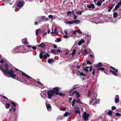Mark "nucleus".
I'll return each mask as SVG.
<instances>
[{
    "label": "nucleus",
    "mask_w": 121,
    "mask_h": 121,
    "mask_svg": "<svg viewBox=\"0 0 121 121\" xmlns=\"http://www.w3.org/2000/svg\"><path fill=\"white\" fill-rule=\"evenodd\" d=\"M5 75L8 76H10V77L13 79H15L16 77V75L14 73L16 72L14 70L12 69H10L9 70V67H8V69L6 70Z\"/></svg>",
    "instance_id": "obj_1"
},
{
    "label": "nucleus",
    "mask_w": 121,
    "mask_h": 121,
    "mask_svg": "<svg viewBox=\"0 0 121 121\" xmlns=\"http://www.w3.org/2000/svg\"><path fill=\"white\" fill-rule=\"evenodd\" d=\"M97 97V94L96 93L94 94V96L91 98V99L89 101L90 104H91L93 105H94L98 104L97 101H94L96 100V98Z\"/></svg>",
    "instance_id": "obj_2"
},
{
    "label": "nucleus",
    "mask_w": 121,
    "mask_h": 121,
    "mask_svg": "<svg viewBox=\"0 0 121 121\" xmlns=\"http://www.w3.org/2000/svg\"><path fill=\"white\" fill-rule=\"evenodd\" d=\"M44 53V52L43 51H41L39 55V58L40 59H42L43 58L46 59L47 57H49L50 55L48 53H47L45 55L43 56V54Z\"/></svg>",
    "instance_id": "obj_3"
},
{
    "label": "nucleus",
    "mask_w": 121,
    "mask_h": 121,
    "mask_svg": "<svg viewBox=\"0 0 121 121\" xmlns=\"http://www.w3.org/2000/svg\"><path fill=\"white\" fill-rule=\"evenodd\" d=\"M47 95L48 98L50 99L52 98V97H53L56 95L52 91V90H49L48 91Z\"/></svg>",
    "instance_id": "obj_4"
},
{
    "label": "nucleus",
    "mask_w": 121,
    "mask_h": 121,
    "mask_svg": "<svg viewBox=\"0 0 121 121\" xmlns=\"http://www.w3.org/2000/svg\"><path fill=\"white\" fill-rule=\"evenodd\" d=\"M15 69L17 71H19L20 72H21L22 75L24 76L26 78L28 79L29 80H30V79H32V78L30 77L29 75H28L27 74H26V73H25L21 71V70H19L17 69L16 68H15Z\"/></svg>",
    "instance_id": "obj_5"
},
{
    "label": "nucleus",
    "mask_w": 121,
    "mask_h": 121,
    "mask_svg": "<svg viewBox=\"0 0 121 121\" xmlns=\"http://www.w3.org/2000/svg\"><path fill=\"white\" fill-rule=\"evenodd\" d=\"M8 65H4L3 66V68L0 65V69L2 70V72L4 73L5 75L6 72L5 71H6V70L8 69Z\"/></svg>",
    "instance_id": "obj_6"
},
{
    "label": "nucleus",
    "mask_w": 121,
    "mask_h": 121,
    "mask_svg": "<svg viewBox=\"0 0 121 121\" xmlns=\"http://www.w3.org/2000/svg\"><path fill=\"white\" fill-rule=\"evenodd\" d=\"M110 67L112 69L115 70V71H112V70H109L110 72L111 73H112V74L114 76H117V73L118 72V69H115V68L113 67L112 66H111Z\"/></svg>",
    "instance_id": "obj_7"
},
{
    "label": "nucleus",
    "mask_w": 121,
    "mask_h": 121,
    "mask_svg": "<svg viewBox=\"0 0 121 121\" xmlns=\"http://www.w3.org/2000/svg\"><path fill=\"white\" fill-rule=\"evenodd\" d=\"M110 67L112 69L115 70V71H112V70H109L110 72L111 73H112V74L114 76H117V73L118 72V69H115V68L113 67L112 66H111Z\"/></svg>",
    "instance_id": "obj_8"
},
{
    "label": "nucleus",
    "mask_w": 121,
    "mask_h": 121,
    "mask_svg": "<svg viewBox=\"0 0 121 121\" xmlns=\"http://www.w3.org/2000/svg\"><path fill=\"white\" fill-rule=\"evenodd\" d=\"M52 90L56 95H58L59 93V91L60 90V88L58 87H56L53 88Z\"/></svg>",
    "instance_id": "obj_9"
},
{
    "label": "nucleus",
    "mask_w": 121,
    "mask_h": 121,
    "mask_svg": "<svg viewBox=\"0 0 121 121\" xmlns=\"http://www.w3.org/2000/svg\"><path fill=\"white\" fill-rule=\"evenodd\" d=\"M89 116V114H87L85 112L84 113L82 116V117L84 119V120L85 121H86L88 120Z\"/></svg>",
    "instance_id": "obj_10"
},
{
    "label": "nucleus",
    "mask_w": 121,
    "mask_h": 121,
    "mask_svg": "<svg viewBox=\"0 0 121 121\" xmlns=\"http://www.w3.org/2000/svg\"><path fill=\"white\" fill-rule=\"evenodd\" d=\"M47 108L49 111H50L51 109V107L49 104H46Z\"/></svg>",
    "instance_id": "obj_11"
},
{
    "label": "nucleus",
    "mask_w": 121,
    "mask_h": 121,
    "mask_svg": "<svg viewBox=\"0 0 121 121\" xmlns=\"http://www.w3.org/2000/svg\"><path fill=\"white\" fill-rule=\"evenodd\" d=\"M87 7L89 9L92 8V9H94L95 7L94 5L93 4H90L87 5Z\"/></svg>",
    "instance_id": "obj_12"
},
{
    "label": "nucleus",
    "mask_w": 121,
    "mask_h": 121,
    "mask_svg": "<svg viewBox=\"0 0 121 121\" xmlns=\"http://www.w3.org/2000/svg\"><path fill=\"white\" fill-rule=\"evenodd\" d=\"M39 47H41V48H43L45 46V44H44V43H42L38 46H36Z\"/></svg>",
    "instance_id": "obj_13"
},
{
    "label": "nucleus",
    "mask_w": 121,
    "mask_h": 121,
    "mask_svg": "<svg viewBox=\"0 0 121 121\" xmlns=\"http://www.w3.org/2000/svg\"><path fill=\"white\" fill-rule=\"evenodd\" d=\"M55 61V60L53 59L52 58L49 59L48 60V62L49 63H53Z\"/></svg>",
    "instance_id": "obj_14"
},
{
    "label": "nucleus",
    "mask_w": 121,
    "mask_h": 121,
    "mask_svg": "<svg viewBox=\"0 0 121 121\" xmlns=\"http://www.w3.org/2000/svg\"><path fill=\"white\" fill-rule=\"evenodd\" d=\"M17 5L19 7H22L23 5V4L22 2H19L17 3Z\"/></svg>",
    "instance_id": "obj_15"
},
{
    "label": "nucleus",
    "mask_w": 121,
    "mask_h": 121,
    "mask_svg": "<svg viewBox=\"0 0 121 121\" xmlns=\"http://www.w3.org/2000/svg\"><path fill=\"white\" fill-rule=\"evenodd\" d=\"M42 32V31L41 30L39 29H37L36 31V36L38 35V33H40Z\"/></svg>",
    "instance_id": "obj_16"
},
{
    "label": "nucleus",
    "mask_w": 121,
    "mask_h": 121,
    "mask_svg": "<svg viewBox=\"0 0 121 121\" xmlns=\"http://www.w3.org/2000/svg\"><path fill=\"white\" fill-rule=\"evenodd\" d=\"M65 23L69 24H73L74 23V22L73 21H72L71 22L69 21H68L65 22Z\"/></svg>",
    "instance_id": "obj_17"
},
{
    "label": "nucleus",
    "mask_w": 121,
    "mask_h": 121,
    "mask_svg": "<svg viewBox=\"0 0 121 121\" xmlns=\"http://www.w3.org/2000/svg\"><path fill=\"white\" fill-rule=\"evenodd\" d=\"M16 109L15 108H14L13 107H12V108L11 109H10L9 110V111H10L12 112H15L16 111Z\"/></svg>",
    "instance_id": "obj_18"
},
{
    "label": "nucleus",
    "mask_w": 121,
    "mask_h": 121,
    "mask_svg": "<svg viewBox=\"0 0 121 121\" xmlns=\"http://www.w3.org/2000/svg\"><path fill=\"white\" fill-rule=\"evenodd\" d=\"M102 65L103 64L101 62H99L98 64L96 65L95 67L96 68L98 67H101L102 66Z\"/></svg>",
    "instance_id": "obj_19"
},
{
    "label": "nucleus",
    "mask_w": 121,
    "mask_h": 121,
    "mask_svg": "<svg viewBox=\"0 0 121 121\" xmlns=\"http://www.w3.org/2000/svg\"><path fill=\"white\" fill-rule=\"evenodd\" d=\"M113 17L114 18H115L117 17V16L118 14L117 13L115 12H114L113 13Z\"/></svg>",
    "instance_id": "obj_20"
},
{
    "label": "nucleus",
    "mask_w": 121,
    "mask_h": 121,
    "mask_svg": "<svg viewBox=\"0 0 121 121\" xmlns=\"http://www.w3.org/2000/svg\"><path fill=\"white\" fill-rule=\"evenodd\" d=\"M10 104L7 103H6L5 104V107L6 108H9L10 106Z\"/></svg>",
    "instance_id": "obj_21"
},
{
    "label": "nucleus",
    "mask_w": 121,
    "mask_h": 121,
    "mask_svg": "<svg viewBox=\"0 0 121 121\" xmlns=\"http://www.w3.org/2000/svg\"><path fill=\"white\" fill-rule=\"evenodd\" d=\"M69 115H70V114H69V113L68 112H66L64 115V117H67Z\"/></svg>",
    "instance_id": "obj_22"
},
{
    "label": "nucleus",
    "mask_w": 121,
    "mask_h": 121,
    "mask_svg": "<svg viewBox=\"0 0 121 121\" xmlns=\"http://www.w3.org/2000/svg\"><path fill=\"white\" fill-rule=\"evenodd\" d=\"M89 68V67L88 66H87L85 68H83V70H85L86 72H89V71L88 69V68Z\"/></svg>",
    "instance_id": "obj_23"
},
{
    "label": "nucleus",
    "mask_w": 121,
    "mask_h": 121,
    "mask_svg": "<svg viewBox=\"0 0 121 121\" xmlns=\"http://www.w3.org/2000/svg\"><path fill=\"white\" fill-rule=\"evenodd\" d=\"M58 95H59V96H65V94H63L59 92Z\"/></svg>",
    "instance_id": "obj_24"
},
{
    "label": "nucleus",
    "mask_w": 121,
    "mask_h": 121,
    "mask_svg": "<svg viewBox=\"0 0 121 121\" xmlns=\"http://www.w3.org/2000/svg\"><path fill=\"white\" fill-rule=\"evenodd\" d=\"M77 103H80L81 104H82V103L80 99L79 98H78L77 100Z\"/></svg>",
    "instance_id": "obj_25"
},
{
    "label": "nucleus",
    "mask_w": 121,
    "mask_h": 121,
    "mask_svg": "<svg viewBox=\"0 0 121 121\" xmlns=\"http://www.w3.org/2000/svg\"><path fill=\"white\" fill-rule=\"evenodd\" d=\"M102 3L100 1L97 2V5L99 6H100L102 4Z\"/></svg>",
    "instance_id": "obj_26"
},
{
    "label": "nucleus",
    "mask_w": 121,
    "mask_h": 121,
    "mask_svg": "<svg viewBox=\"0 0 121 121\" xmlns=\"http://www.w3.org/2000/svg\"><path fill=\"white\" fill-rule=\"evenodd\" d=\"M112 112L111 110L109 111L108 112V115L109 116H111L112 115Z\"/></svg>",
    "instance_id": "obj_27"
},
{
    "label": "nucleus",
    "mask_w": 121,
    "mask_h": 121,
    "mask_svg": "<svg viewBox=\"0 0 121 121\" xmlns=\"http://www.w3.org/2000/svg\"><path fill=\"white\" fill-rule=\"evenodd\" d=\"M51 51L52 53H53L54 55H56V53L55 52V49H51Z\"/></svg>",
    "instance_id": "obj_28"
},
{
    "label": "nucleus",
    "mask_w": 121,
    "mask_h": 121,
    "mask_svg": "<svg viewBox=\"0 0 121 121\" xmlns=\"http://www.w3.org/2000/svg\"><path fill=\"white\" fill-rule=\"evenodd\" d=\"M76 51L75 49H73V52L71 54L72 56L74 55L75 54Z\"/></svg>",
    "instance_id": "obj_29"
},
{
    "label": "nucleus",
    "mask_w": 121,
    "mask_h": 121,
    "mask_svg": "<svg viewBox=\"0 0 121 121\" xmlns=\"http://www.w3.org/2000/svg\"><path fill=\"white\" fill-rule=\"evenodd\" d=\"M61 41V38H58L56 40H55V42H59Z\"/></svg>",
    "instance_id": "obj_30"
},
{
    "label": "nucleus",
    "mask_w": 121,
    "mask_h": 121,
    "mask_svg": "<svg viewBox=\"0 0 121 121\" xmlns=\"http://www.w3.org/2000/svg\"><path fill=\"white\" fill-rule=\"evenodd\" d=\"M76 32L79 33V34H82V32H81V30L80 29L76 30Z\"/></svg>",
    "instance_id": "obj_31"
},
{
    "label": "nucleus",
    "mask_w": 121,
    "mask_h": 121,
    "mask_svg": "<svg viewBox=\"0 0 121 121\" xmlns=\"http://www.w3.org/2000/svg\"><path fill=\"white\" fill-rule=\"evenodd\" d=\"M97 69L98 70H101V71H103L104 70V68H103L101 67H98L97 68Z\"/></svg>",
    "instance_id": "obj_32"
},
{
    "label": "nucleus",
    "mask_w": 121,
    "mask_h": 121,
    "mask_svg": "<svg viewBox=\"0 0 121 121\" xmlns=\"http://www.w3.org/2000/svg\"><path fill=\"white\" fill-rule=\"evenodd\" d=\"M74 23H79L80 22V21L79 20H74L73 21Z\"/></svg>",
    "instance_id": "obj_33"
},
{
    "label": "nucleus",
    "mask_w": 121,
    "mask_h": 121,
    "mask_svg": "<svg viewBox=\"0 0 121 121\" xmlns=\"http://www.w3.org/2000/svg\"><path fill=\"white\" fill-rule=\"evenodd\" d=\"M75 113L76 114L80 113V111L78 110H75L74 111Z\"/></svg>",
    "instance_id": "obj_34"
},
{
    "label": "nucleus",
    "mask_w": 121,
    "mask_h": 121,
    "mask_svg": "<svg viewBox=\"0 0 121 121\" xmlns=\"http://www.w3.org/2000/svg\"><path fill=\"white\" fill-rule=\"evenodd\" d=\"M119 101V99L116 98L115 100V102L116 103H118Z\"/></svg>",
    "instance_id": "obj_35"
},
{
    "label": "nucleus",
    "mask_w": 121,
    "mask_h": 121,
    "mask_svg": "<svg viewBox=\"0 0 121 121\" xmlns=\"http://www.w3.org/2000/svg\"><path fill=\"white\" fill-rule=\"evenodd\" d=\"M11 103L13 105V106L14 107H15L16 106V103H14L13 101L11 102Z\"/></svg>",
    "instance_id": "obj_36"
},
{
    "label": "nucleus",
    "mask_w": 121,
    "mask_h": 121,
    "mask_svg": "<svg viewBox=\"0 0 121 121\" xmlns=\"http://www.w3.org/2000/svg\"><path fill=\"white\" fill-rule=\"evenodd\" d=\"M76 101V100L75 99H73V100L72 102V106H74L75 102Z\"/></svg>",
    "instance_id": "obj_37"
},
{
    "label": "nucleus",
    "mask_w": 121,
    "mask_h": 121,
    "mask_svg": "<svg viewBox=\"0 0 121 121\" xmlns=\"http://www.w3.org/2000/svg\"><path fill=\"white\" fill-rule=\"evenodd\" d=\"M93 66L91 65L89 67V71L90 72H91Z\"/></svg>",
    "instance_id": "obj_38"
},
{
    "label": "nucleus",
    "mask_w": 121,
    "mask_h": 121,
    "mask_svg": "<svg viewBox=\"0 0 121 121\" xmlns=\"http://www.w3.org/2000/svg\"><path fill=\"white\" fill-rule=\"evenodd\" d=\"M87 63L89 65H91L92 64V63L91 62L90 60H88L86 61Z\"/></svg>",
    "instance_id": "obj_39"
},
{
    "label": "nucleus",
    "mask_w": 121,
    "mask_h": 121,
    "mask_svg": "<svg viewBox=\"0 0 121 121\" xmlns=\"http://www.w3.org/2000/svg\"><path fill=\"white\" fill-rule=\"evenodd\" d=\"M115 114L116 115V116L117 117L121 116V114L119 113H115Z\"/></svg>",
    "instance_id": "obj_40"
},
{
    "label": "nucleus",
    "mask_w": 121,
    "mask_h": 121,
    "mask_svg": "<svg viewBox=\"0 0 121 121\" xmlns=\"http://www.w3.org/2000/svg\"><path fill=\"white\" fill-rule=\"evenodd\" d=\"M77 96H76V97L77 98H78V97H80V95L79 93V92H78L77 94H76V95Z\"/></svg>",
    "instance_id": "obj_41"
},
{
    "label": "nucleus",
    "mask_w": 121,
    "mask_h": 121,
    "mask_svg": "<svg viewBox=\"0 0 121 121\" xmlns=\"http://www.w3.org/2000/svg\"><path fill=\"white\" fill-rule=\"evenodd\" d=\"M82 11H79L77 12H76L78 14H79L80 15H81L82 14Z\"/></svg>",
    "instance_id": "obj_42"
},
{
    "label": "nucleus",
    "mask_w": 121,
    "mask_h": 121,
    "mask_svg": "<svg viewBox=\"0 0 121 121\" xmlns=\"http://www.w3.org/2000/svg\"><path fill=\"white\" fill-rule=\"evenodd\" d=\"M77 85H75L73 86L72 87L74 88V90L76 89L78 87L77 86Z\"/></svg>",
    "instance_id": "obj_43"
},
{
    "label": "nucleus",
    "mask_w": 121,
    "mask_h": 121,
    "mask_svg": "<svg viewBox=\"0 0 121 121\" xmlns=\"http://www.w3.org/2000/svg\"><path fill=\"white\" fill-rule=\"evenodd\" d=\"M46 19V17L45 16H43L41 18V19L42 20H43L42 21H43V20H45Z\"/></svg>",
    "instance_id": "obj_44"
},
{
    "label": "nucleus",
    "mask_w": 121,
    "mask_h": 121,
    "mask_svg": "<svg viewBox=\"0 0 121 121\" xmlns=\"http://www.w3.org/2000/svg\"><path fill=\"white\" fill-rule=\"evenodd\" d=\"M80 74L81 76H83L86 75V74L84 73L83 72H81V73H80Z\"/></svg>",
    "instance_id": "obj_45"
},
{
    "label": "nucleus",
    "mask_w": 121,
    "mask_h": 121,
    "mask_svg": "<svg viewBox=\"0 0 121 121\" xmlns=\"http://www.w3.org/2000/svg\"><path fill=\"white\" fill-rule=\"evenodd\" d=\"M57 31V29L56 28H55V29L54 30V32H55V34H56V35H57L58 34V33L56 32V31Z\"/></svg>",
    "instance_id": "obj_46"
},
{
    "label": "nucleus",
    "mask_w": 121,
    "mask_h": 121,
    "mask_svg": "<svg viewBox=\"0 0 121 121\" xmlns=\"http://www.w3.org/2000/svg\"><path fill=\"white\" fill-rule=\"evenodd\" d=\"M111 108L112 110H114L116 109V108L115 106H113L111 107Z\"/></svg>",
    "instance_id": "obj_47"
},
{
    "label": "nucleus",
    "mask_w": 121,
    "mask_h": 121,
    "mask_svg": "<svg viewBox=\"0 0 121 121\" xmlns=\"http://www.w3.org/2000/svg\"><path fill=\"white\" fill-rule=\"evenodd\" d=\"M2 97L4 99L7 100H9L6 97L2 95Z\"/></svg>",
    "instance_id": "obj_48"
},
{
    "label": "nucleus",
    "mask_w": 121,
    "mask_h": 121,
    "mask_svg": "<svg viewBox=\"0 0 121 121\" xmlns=\"http://www.w3.org/2000/svg\"><path fill=\"white\" fill-rule=\"evenodd\" d=\"M15 79H16V80L19 81H22V80L19 78H18L17 77L16 78H15Z\"/></svg>",
    "instance_id": "obj_49"
},
{
    "label": "nucleus",
    "mask_w": 121,
    "mask_h": 121,
    "mask_svg": "<svg viewBox=\"0 0 121 121\" xmlns=\"http://www.w3.org/2000/svg\"><path fill=\"white\" fill-rule=\"evenodd\" d=\"M120 7V6H119V5H118L117 4L116 5L115 8L117 9L119 8Z\"/></svg>",
    "instance_id": "obj_50"
},
{
    "label": "nucleus",
    "mask_w": 121,
    "mask_h": 121,
    "mask_svg": "<svg viewBox=\"0 0 121 121\" xmlns=\"http://www.w3.org/2000/svg\"><path fill=\"white\" fill-rule=\"evenodd\" d=\"M84 52L86 54H87L88 53V52L87 51V50L86 49H85L84 50Z\"/></svg>",
    "instance_id": "obj_51"
},
{
    "label": "nucleus",
    "mask_w": 121,
    "mask_h": 121,
    "mask_svg": "<svg viewBox=\"0 0 121 121\" xmlns=\"http://www.w3.org/2000/svg\"><path fill=\"white\" fill-rule=\"evenodd\" d=\"M0 62L1 63H3L4 62V59H1L0 61Z\"/></svg>",
    "instance_id": "obj_52"
},
{
    "label": "nucleus",
    "mask_w": 121,
    "mask_h": 121,
    "mask_svg": "<svg viewBox=\"0 0 121 121\" xmlns=\"http://www.w3.org/2000/svg\"><path fill=\"white\" fill-rule=\"evenodd\" d=\"M82 43L80 41H79L78 43V45H80Z\"/></svg>",
    "instance_id": "obj_53"
},
{
    "label": "nucleus",
    "mask_w": 121,
    "mask_h": 121,
    "mask_svg": "<svg viewBox=\"0 0 121 121\" xmlns=\"http://www.w3.org/2000/svg\"><path fill=\"white\" fill-rule=\"evenodd\" d=\"M53 17V16L51 15H50L48 16V17L50 18H52Z\"/></svg>",
    "instance_id": "obj_54"
},
{
    "label": "nucleus",
    "mask_w": 121,
    "mask_h": 121,
    "mask_svg": "<svg viewBox=\"0 0 121 121\" xmlns=\"http://www.w3.org/2000/svg\"><path fill=\"white\" fill-rule=\"evenodd\" d=\"M63 37L65 38H69V36L66 35H65L63 36Z\"/></svg>",
    "instance_id": "obj_55"
},
{
    "label": "nucleus",
    "mask_w": 121,
    "mask_h": 121,
    "mask_svg": "<svg viewBox=\"0 0 121 121\" xmlns=\"http://www.w3.org/2000/svg\"><path fill=\"white\" fill-rule=\"evenodd\" d=\"M53 47L55 48H57V46L56 44H54L53 45Z\"/></svg>",
    "instance_id": "obj_56"
},
{
    "label": "nucleus",
    "mask_w": 121,
    "mask_h": 121,
    "mask_svg": "<svg viewBox=\"0 0 121 121\" xmlns=\"http://www.w3.org/2000/svg\"><path fill=\"white\" fill-rule=\"evenodd\" d=\"M72 98L71 97H69V102H70L72 100Z\"/></svg>",
    "instance_id": "obj_57"
},
{
    "label": "nucleus",
    "mask_w": 121,
    "mask_h": 121,
    "mask_svg": "<svg viewBox=\"0 0 121 121\" xmlns=\"http://www.w3.org/2000/svg\"><path fill=\"white\" fill-rule=\"evenodd\" d=\"M24 43L25 44H26L28 43L27 41L26 40H25L23 41Z\"/></svg>",
    "instance_id": "obj_58"
},
{
    "label": "nucleus",
    "mask_w": 121,
    "mask_h": 121,
    "mask_svg": "<svg viewBox=\"0 0 121 121\" xmlns=\"http://www.w3.org/2000/svg\"><path fill=\"white\" fill-rule=\"evenodd\" d=\"M78 92L76 90L75 91L73 92V93H74V94H75L76 95Z\"/></svg>",
    "instance_id": "obj_59"
},
{
    "label": "nucleus",
    "mask_w": 121,
    "mask_h": 121,
    "mask_svg": "<svg viewBox=\"0 0 121 121\" xmlns=\"http://www.w3.org/2000/svg\"><path fill=\"white\" fill-rule=\"evenodd\" d=\"M32 48L34 50H35L36 49V47L35 46H33Z\"/></svg>",
    "instance_id": "obj_60"
},
{
    "label": "nucleus",
    "mask_w": 121,
    "mask_h": 121,
    "mask_svg": "<svg viewBox=\"0 0 121 121\" xmlns=\"http://www.w3.org/2000/svg\"><path fill=\"white\" fill-rule=\"evenodd\" d=\"M95 74V69H94L93 70V72L92 73V74L93 75H94Z\"/></svg>",
    "instance_id": "obj_61"
},
{
    "label": "nucleus",
    "mask_w": 121,
    "mask_h": 121,
    "mask_svg": "<svg viewBox=\"0 0 121 121\" xmlns=\"http://www.w3.org/2000/svg\"><path fill=\"white\" fill-rule=\"evenodd\" d=\"M80 41L82 43H84L85 42V41L83 39H81Z\"/></svg>",
    "instance_id": "obj_62"
},
{
    "label": "nucleus",
    "mask_w": 121,
    "mask_h": 121,
    "mask_svg": "<svg viewBox=\"0 0 121 121\" xmlns=\"http://www.w3.org/2000/svg\"><path fill=\"white\" fill-rule=\"evenodd\" d=\"M56 52H61V51L60 49H58L56 51Z\"/></svg>",
    "instance_id": "obj_63"
},
{
    "label": "nucleus",
    "mask_w": 121,
    "mask_h": 121,
    "mask_svg": "<svg viewBox=\"0 0 121 121\" xmlns=\"http://www.w3.org/2000/svg\"><path fill=\"white\" fill-rule=\"evenodd\" d=\"M74 90V88L72 87V88L71 89H70L69 91L70 92H72Z\"/></svg>",
    "instance_id": "obj_64"
}]
</instances>
